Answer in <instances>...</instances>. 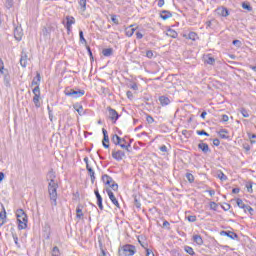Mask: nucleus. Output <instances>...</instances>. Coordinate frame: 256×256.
I'll list each match as a JSON object with an SVG mask.
<instances>
[{"mask_svg":"<svg viewBox=\"0 0 256 256\" xmlns=\"http://www.w3.org/2000/svg\"><path fill=\"white\" fill-rule=\"evenodd\" d=\"M111 141L112 143H114V145H119L121 149H124L125 151H127V153H131V143H128V144L121 143V137L119 135L117 134L112 135Z\"/></svg>","mask_w":256,"mask_h":256,"instance_id":"4","label":"nucleus"},{"mask_svg":"<svg viewBox=\"0 0 256 256\" xmlns=\"http://www.w3.org/2000/svg\"><path fill=\"white\" fill-rule=\"evenodd\" d=\"M184 251H186L188 253V255H191V256L195 255V250H193V248L190 246H185Z\"/></svg>","mask_w":256,"mask_h":256,"instance_id":"39","label":"nucleus"},{"mask_svg":"<svg viewBox=\"0 0 256 256\" xmlns=\"http://www.w3.org/2000/svg\"><path fill=\"white\" fill-rule=\"evenodd\" d=\"M52 256H61V252L59 250V247L54 246L52 249Z\"/></svg>","mask_w":256,"mask_h":256,"instance_id":"41","label":"nucleus"},{"mask_svg":"<svg viewBox=\"0 0 256 256\" xmlns=\"http://www.w3.org/2000/svg\"><path fill=\"white\" fill-rule=\"evenodd\" d=\"M12 237L16 247H18V249H21V244L19 243V237L17 236V233H12Z\"/></svg>","mask_w":256,"mask_h":256,"instance_id":"35","label":"nucleus"},{"mask_svg":"<svg viewBox=\"0 0 256 256\" xmlns=\"http://www.w3.org/2000/svg\"><path fill=\"white\" fill-rule=\"evenodd\" d=\"M135 25H130L129 28L126 29V36L127 37H133V34L135 33L136 29L133 28Z\"/></svg>","mask_w":256,"mask_h":256,"instance_id":"31","label":"nucleus"},{"mask_svg":"<svg viewBox=\"0 0 256 256\" xmlns=\"http://www.w3.org/2000/svg\"><path fill=\"white\" fill-rule=\"evenodd\" d=\"M146 256H155V254L153 253V250L146 248Z\"/></svg>","mask_w":256,"mask_h":256,"instance_id":"59","label":"nucleus"},{"mask_svg":"<svg viewBox=\"0 0 256 256\" xmlns=\"http://www.w3.org/2000/svg\"><path fill=\"white\" fill-rule=\"evenodd\" d=\"M29 61V56L27 55V52L25 50H22L21 56H20V65L25 69L27 67V62Z\"/></svg>","mask_w":256,"mask_h":256,"instance_id":"13","label":"nucleus"},{"mask_svg":"<svg viewBox=\"0 0 256 256\" xmlns=\"http://www.w3.org/2000/svg\"><path fill=\"white\" fill-rule=\"evenodd\" d=\"M206 63L208 65H215V58L212 57V56H209L207 59H206Z\"/></svg>","mask_w":256,"mask_h":256,"instance_id":"45","label":"nucleus"},{"mask_svg":"<svg viewBox=\"0 0 256 256\" xmlns=\"http://www.w3.org/2000/svg\"><path fill=\"white\" fill-rule=\"evenodd\" d=\"M32 93L34 94V97H33V103L35 105V107L37 109H39V107H41V88H39V86L35 87L33 90H32Z\"/></svg>","mask_w":256,"mask_h":256,"instance_id":"7","label":"nucleus"},{"mask_svg":"<svg viewBox=\"0 0 256 256\" xmlns=\"http://www.w3.org/2000/svg\"><path fill=\"white\" fill-rule=\"evenodd\" d=\"M240 113H241V115H242L243 117H245V118L249 117V112H248L247 109H245V108H241V109H240Z\"/></svg>","mask_w":256,"mask_h":256,"instance_id":"46","label":"nucleus"},{"mask_svg":"<svg viewBox=\"0 0 256 256\" xmlns=\"http://www.w3.org/2000/svg\"><path fill=\"white\" fill-rule=\"evenodd\" d=\"M220 235H224L225 237H229V239H239V235H237V233L233 232V231H221Z\"/></svg>","mask_w":256,"mask_h":256,"instance_id":"17","label":"nucleus"},{"mask_svg":"<svg viewBox=\"0 0 256 256\" xmlns=\"http://www.w3.org/2000/svg\"><path fill=\"white\" fill-rule=\"evenodd\" d=\"M134 205L137 209H141V200L137 196H134Z\"/></svg>","mask_w":256,"mask_h":256,"instance_id":"42","label":"nucleus"},{"mask_svg":"<svg viewBox=\"0 0 256 256\" xmlns=\"http://www.w3.org/2000/svg\"><path fill=\"white\" fill-rule=\"evenodd\" d=\"M198 149H200V151L204 152L205 154L211 153V149L209 148V144L207 143H203V142L199 143Z\"/></svg>","mask_w":256,"mask_h":256,"instance_id":"21","label":"nucleus"},{"mask_svg":"<svg viewBox=\"0 0 256 256\" xmlns=\"http://www.w3.org/2000/svg\"><path fill=\"white\" fill-rule=\"evenodd\" d=\"M136 39H143V33L136 32Z\"/></svg>","mask_w":256,"mask_h":256,"instance_id":"64","label":"nucleus"},{"mask_svg":"<svg viewBox=\"0 0 256 256\" xmlns=\"http://www.w3.org/2000/svg\"><path fill=\"white\" fill-rule=\"evenodd\" d=\"M130 89H133V91H137L139 89V86H137V83L130 84Z\"/></svg>","mask_w":256,"mask_h":256,"instance_id":"61","label":"nucleus"},{"mask_svg":"<svg viewBox=\"0 0 256 256\" xmlns=\"http://www.w3.org/2000/svg\"><path fill=\"white\" fill-rule=\"evenodd\" d=\"M14 37L16 41H21L23 39V29L17 27L14 29Z\"/></svg>","mask_w":256,"mask_h":256,"instance_id":"20","label":"nucleus"},{"mask_svg":"<svg viewBox=\"0 0 256 256\" xmlns=\"http://www.w3.org/2000/svg\"><path fill=\"white\" fill-rule=\"evenodd\" d=\"M112 157L115 161H123L125 157V151L123 150H112Z\"/></svg>","mask_w":256,"mask_h":256,"instance_id":"9","label":"nucleus"},{"mask_svg":"<svg viewBox=\"0 0 256 256\" xmlns=\"http://www.w3.org/2000/svg\"><path fill=\"white\" fill-rule=\"evenodd\" d=\"M65 21L66 23L64 24L65 27H73V25H75V17L73 16H66L65 17Z\"/></svg>","mask_w":256,"mask_h":256,"instance_id":"23","label":"nucleus"},{"mask_svg":"<svg viewBox=\"0 0 256 256\" xmlns=\"http://www.w3.org/2000/svg\"><path fill=\"white\" fill-rule=\"evenodd\" d=\"M217 13L221 17H229V9H227L225 7L218 8Z\"/></svg>","mask_w":256,"mask_h":256,"instance_id":"25","label":"nucleus"},{"mask_svg":"<svg viewBox=\"0 0 256 256\" xmlns=\"http://www.w3.org/2000/svg\"><path fill=\"white\" fill-rule=\"evenodd\" d=\"M242 8L249 12L253 11V7H251V4L249 2H243Z\"/></svg>","mask_w":256,"mask_h":256,"instance_id":"36","label":"nucleus"},{"mask_svg":"<svg viewBox=\"0 0 256 256\" xmlns=\"http://www.w3.org/2000/svg\"><path fill=\"white\" fill-rule=\"evenodd\" d=\"M126 95H127L128 99H130V100L133 99V92H131V91L128 90V91L126 92Z\"/></svg>","mask_w":256,"mask_h":256,"instance_id":"63","label":"nucleus"},{"mask_svg":"<svg viewBox=\"0 0 256 256\" xmlns=\"http://www.w3.org/2000/svg\"><path fill=\"white\" fill-rule=\"evenodd\" d=\"M102 133H103L102 145L105 149H109V133L105 128L102 129Z\"/></svg>","mask_w":256,"mask_h":256,"instance_id":"12","label":"nucleus"},{"mask_svg":"<svg viewBox=\"0 0 256 256\" xmlns=\"http://www.w3.org/2000/svg\"><path fill=\"white\" fill-rule=\"evenodd\" d=\"M111 21L114 22L115 25H119V20L116 15L111 16Z\"/></svg>","mask_w":256,"mask_h":256,"instance_id":"57","label":"nucleus"},{"mask_svg":"<svg viewBox=\"0 0 256 256\" xmlns=\"http://www.w3.org/2000/svg\"><path fill=\"white\" fill-rule=\"evenodd\" d=\"M166 35L168 37H171L172 39H177V37H178L177 31H175L173 29H168Z\"/></svg>","mask_w":256,"mask_h":256,"instance_id":"33","label":"nucleus"},{"mask_svg":"<svg viewBox=\"0 0 256 256\" xmlns=\"http://www.w3.org/2000/svg\"><path fill=\"white\" fill-rule=\"evenodd\" d=\"M64 95H66L67 97H72V99H79V97H83V95H85V90H75L70 87H67L64 90Z\"/></svg>","mask_w":256,"mask_h":256,"instance_id":"3","label":"nucleus"},{"mask_svg":"<svg viewBox=\"0 0 256 256\" xmlns=\"http://www.w3.org/2000/svg\"><path fill=\"white\" fill-rule=\"evenodd\" d=\"M187 221H189V223H195V221H197V216L195 215H189L186 216Z\"/></svg>","mask_w":256,"mask_h":256,"instance_id":"44","label":"nucleus"},{"mask_svg":"<svg viewBox=\"0 0 256 256\" xmlns=\"http://www.w3.org/2000/svg\"><path fill=\"white\" fill-rule=\"evenodd\" d=\"M184 39H189L190 41H199V34L196 32H189L188 34H183Z\"/></svg>","mask_w":256,"mask_h":256,"instance_id":"14","label":"nucleus"},{"mask_svg":"<svg viewBox=\"0 0 256 256\" xmlns=\"http://www.w3.org/2000/svg\"><path fill=\"white\" fill-rule=\"evenodd\" d=\"M57 189H59V184H48V194L53 207H57Z\"/></svg>","mask_w":256,"mask_h":256,"instance_id":"2","label":"nucleus"},{"mask_svg":"<svg viewBox=\"0 0 256 256\" xmlns=\"http://www.w3.org/2000/svg\"><path fill=\"white\" fill-rule=\"evenodd\" d=\"M213 145H215V147H219V145H221V141L219 140V138L213 140Z\"/></svg>","mask_w":256,"mask_h":256,"instance_id":"60","label":"nucleus"},{"mask_svg":"<svg viewBox=\"0 0 256 256\" xmlns=\"http://www.w3.org/2000/svg\"><path fill=\"white\" fill-rule=\"evenodd\" d=\"M102 55H104V57H111V55H113V48H105L102 50Z\"/></svg>","mask_w":256,"mask_h":256,"instance_id":"32","label":"nucleus"},{"mask_svg":"<svg viewBox=\"0 0 256 256\" xmlns=\"http://www.w3.org/2000/svg\"><path fill=\"white\" fill-rule=\"evenodd\" d=\"M108 114L109 119L113 121V123H117V120L119 119V113L115 111V109L108 107Z\"/></svg>","mask_w":256,"mask_h":256,"instance_id":"11","label":"nucleus"},{"mask_svg":"<svg viewBox=\"0 0 256 256\" xmlns=\"http://www.w3.org/2000/svg\"><path fill=\"white\" fill-rule=\"evenodd\" d=\"M83 206L82 205H78L77 208H76V217L78 219H83Z\"/></svg>","mask_w":256,"mask_h":256,"instance_id":"30","label":"nucleus"},{"mask_svg":"<svg viewBox=\"0 0 256 256\" xmlns=\"http://www.w3.org/2000/svg\"><path fill=\"white\" fill-rule=\"evenodd\" d=\"M160 17L163 21H167V19H171V17H173V14L169 10H162L160 12Z\"/></svg>","mask_w":256,"mask_h":256,"instance_id":"19","label":"nucleus"},{"mask_svg":"<svg viewBox=\"0 0 256 256\" xmlns=\"http://www.w3.org/2000/svg\"><path fill=\"white\" fill-rule=\"evenodd\" d=\"M40 83H41V73L36 72V77L33 78L31 86L39 87Z\"/></svg>","mask_w":256,"mask_h":256,"instance_id":"22","label":"nucleus"},{"mask_svg":"<svg viewBox=\"0 0 256 256\" xmlns=\"http://www.w3.org/2000/svg\"><path fill=\"white\" fill-rule=\"evenodd\" d=\"M222 209L229 211V209H231V204L225 203L224 206H222Z\"/></svg>","mask_w":256,"mask_h":256,"instance_id":"62","label":"nucleus"},{"mask_svg":"<svg viewBox=\"0 0 256 256\" xmlns=\"http://www.w3.org/2000/svg\"><path fill=\"white\" fill-rule=\"evenodd\" d=\"M106 193L110 201L113 203V205H115V207H117L118 209H121V206L119 205V201L115 197V194L113 193V191L110 188H106Z\"/></svg>","mask_w":256,"mask_h":256,"instance_id":"8","label":"nucleus"},{"mask_svg":"<svg viewBox=\"0 0 256 256\" xmlns=\"http://www.w3.org/2000/svg\"><path fill=\"white\" fill-rule=\"evenodd\" d=\"M5 219H7V212L5 211V208H3V211L0 212V227L5 225Z\"/></svg>","mask_w":256,"mask_h":256,"instance_id":"28","label":"nucleus"},{"mask_svg":"<svg viewBox=\"0 0 256 256\" xmlns=\"http://www.w3.org/2000/svg\"><path fill=\"white\" fill-rule=\"evenodd\" d=\"M73 107H74L75 111H77V113L79 115H85V110L83 109V105L74 104Z\"/></svg>","mask_w":256,"mask_h":256,"instance_id":"29","label":"nucleus"},{"mask_svg":"<svg viewBox=\"0 0 256 256\" xmlns=\"http://www.w3.org/2000/svg\"><path fill=\"white\" fill-rule=\"evenodd\" d=\"M186 179H187V181H189L190 183H194V182H195V176H193V174H191V173H187V174H186Z\"/></svg>","mask_w":256,"mask_h":256,"instance_id":"43","label":"nucleus"},{"mask_svg":"<svg viewBox=\"0 0 256 256\" xmlns=\"http://www.w3.org/2000/svg\"><path fill=\"white\" fill-rule=\"evenodd\" d=\"M192 241L196 243V245H199V246L203 245V237H201V235L199 234H194L192 236Z\"/></svg>","mask_w":256,"mask_h":256,"instance_id":"24","label":"nucleus"},{"mask_svg":"<svg viewBox=\"0 0 256 256\" xmlns=\"http://www.w3.org/2000/svg\"><path fill=\"white\" fill-rule=\"evenodd\" d=\"M146 121H147V123H149V125H151L152 123H155V119L152 118L151 115H147Z\"/></svg>","mask_w":256,"mask_h":256,"instance_id":"52","label":"nucleus"},{"mask_svg":"<svg viewBox=\"0 0 256 256\" xmlns=\"http://www.w3.org/2000/svg\"><path fill=\"white\" fill-rule=\"evenodd\" d=\"M218 135L221 139H229V130L227 129H221L218 132Z\"/></svg>","mask_w":256,"mask_h":256,"instance_id":"27","label":"nucleus"},{"mask_svg":"<svg viewBox=\"0 0 256 256\" xmlns=\"http://www.w3.org/2000/svg\"><path fill=\"white\" fill-rule=\"evenodd\" d=\"M79 38H80V43H83L84 45H87V40L85 39V36L83 34V30H79Z\"/></svg>","mask_w":256,"mask_h":256,"instance_id":"38","label":"nucleus"},{"mask_svg":"<svg viewBox=\"0 0 256 256\" xmlns=\"http://www.w3.org/2000/svg\"><path fill=\"white\" fill-rule=\"evenodd\" d=\"M217 177L220 179V181H227V175H225V173H223L221 170L217 172Z\"/></svg>","mask_w":256,"mask_h":256,"instance_id":"34","label":"nucleus"},{"mask_svg":"<svg viewBox=\"0 0 256 256\" xmlns=\"http://www.w3.org/2000/svg\"><path fill=\"white\" fill-rule=\"evenodd\" d=\"M247 211H248V213H250V215H253V211L254 210H253V208L251 206L246 205V207L244 209V212L247 213Z\"/></svg>","mask_w":256,"mask_h":256,"instance_id":"50","label":"nucleus"},{"mask_svg":"<svg viewBox=\"0 0 256 256\" xmlns=\"http://www.w3.org/2000/svg\"><path fill=\"white\" fill-rule=\"evenodd\" d=\"M246 188H247L248 193H253V184H251V183L246 184Z\"/></svg>","mask_w":256,"mask_h":256,"instance_id":"55","label":"nucleus"},{"mask_svg":"<svg viewBox=\"0 0 256 256\" xmlns=\"http://www.w3.org/2000/svg\"><path fill=\"white\" fill-rule=\"evenodd\" d=\"M86 49H87V52H88V55H89L90 59H93V52L91 51V47L86 46Z\"/></svg>","mask_w":256,"mask_h":256,"instance_id":"58","label":"nucleus"},{"mask_svg":"<svg viewBox=\"0 0 256 256\" xmlns=\"http://www.w3.org/2000/svg\"><path fill=\"white\" fill-rule=\"evenodd\" d=\"M55 31V27L51 24H47L43 29H42V35L44 37H51V33Z\"/></svg>","mask_w":256,"mask_h":256,"instance_id":"10","label":"nucleus"},{"mask_svg":"<svg viewBox=\"0 0 256 256\" xmlns=\"http://www.w3.org/2000/svg\"><path fill=\"white\" fill-rule=\"evenodd\" d=\"M163 227H166L168 229V231L171 230V224L169 223V221L165 220L163 222Z\"/></svg>","mask_w":256,"mask_h":256,"instance_id":"56","label":"nucleus"},{"mask_svg":"<svg viewBox=\"0 0 256 256\" xmlns=\"http://www.w3.org/2000/svg\"><path fill=\"white\" fill-rule=\"evenodd\" d=\"M94 193L96 195L97 205H98L100 211H103V197H101V194L99 193L98 189L94 190Z\"/></svg>","mask_w":256,"mask_h":256,"instance_id":"18","label":"nucleus"},{"mask_svg":"<svg viewBox=\"0 0 256 256\" xmlns=\"http://www.w3.org/2000/svg\"><path fill=\"white\" fill-rule=\"evenodd\" d=\"M217 207L218 205L215 202H210V209H212V211H217Z\"/></svg>","mask_w":256,"mask_h":256,"instance_id":"54","label":"nucleus"},{"mask_svg":"<svg viewBox=\"0 0 256 256\" xmlns=\"http://www.w3.org/2000/svg\"><path fill=\"white\" fill-rule=\"evenodd\" d=\"M86 169L89 173L91 183H95V171L93 170V168L91 166H89V164H87Z\"/></svg>","mask_w":256,"mask_h":256,"instance_id":"26","label":"nucleus"},{"mask_svg":"<svg viewBox=\"0 0 256 256\" xmlns=\"http://www.w3.org/2000/svg\"><path fill=\"white\" fill-rule=\"evenodd\" d=\"M197 135H204L205 137H209V133L205 130H198L196 131Z\"/></svg>","mask_w":256,"mask_h":256,"instance_id":"51","label":"nucleus"},{"mask_svg":"<svg viewBox=\"0 0 256 256\" xmlns=\"http://www.w3.org/2000/svg\"><path fill=\"white\" fill-rule=\"evenodd\" d=\"M158 100L162 107H167V105H171V98H169L165 95L160 96Z\"/></svg>","mask_w":256,"mask_h":256,"instance_id":"16","label":"nucleus"},{"mask_svg":"<svg viewBox=\"0 0 256 256\" xmlns=\"http://www.w3.org/2000/svg\"><path fill=\"white\" fill-rule=\"evenodd\" d=\"M146 57H147L148 59H153L154 54H153L152 50H147V51H146Z\"/></svg>","mask_w":256,"mask_h":256,"instance_id":"53","label":"nucleus"},{"mask_svg":"<svg viewBox=\"0 0 256 256\" xmlns=\"http://www.w3.org/2000/svg\"><path fill=\"white\" fill-rule=\"evenodd\" d=\"M236 203L240 209H245L247 207V205L243 203V200L241 198H237Z\"/></svg>","mask_w":256,"mask_h":256,"instance_id":"37","label":"nucleus"},{"mask_svg":"<svg viewBox=\"0 0 256 256\" xmlns=\"http://www.w3.org/2000/svg\"><path fill=\"white\" fill-rule=\"evenodd\" d=\"M5 7L6 9H11L13 7V0H6Z\"/></svg>","mask_w":256,"mask_h":256,"instance_id":"47","label":"nucleus"},{"mask_svg":"<svg viewBox=\"0 0 256 256\" xmlns=\"http://www.w3.org/2000/svg\"><path fill=\"white\" fill-rule=\"evenodd\" d=\"M79 5L81 7V11H85L87 9V0H79Z\"/></svg>","mask_w":256,"mask_h":256,"instance_id":"40","label":"nucleus"},{"mask_svg":"<svg viewBox=\"0 0 256 256\" xmlns=\"http://www.w3.org/2000/svg\"><path fill=\"white\" fill-rule=\"evenodd\" d=\"M121 256H133L135 255V246L131 244L124 245L121 250H119Z\"/></svg>","mask_w":256,"mask_h":256,"instance_id":"6","label":"nucleus"},{"mask_svg":"<svg viewBox=\"0 0 256 256\" xmlns=\"http://www.w3.org/2000/svg\"><path fill=\"white\" fill-rule=\"evenodd\" d=\"M16 217L18 223L19 231H23L27 227V223H29V218L27 217V213H25L24 209L16 210Z\"/></svg>","mask_w":256,"mask_h":256,"instance_id":"1","label":"nucleus"},{"mask_svg":"<svg viewBox=\"0 0 256 256\" xmlns=\"http://www.w3.org/2000/svg\"><path fill=\"white\" fill-rule=\"evenodd\" d=\"M248 137L252 145L256 143V140H254L256 139V134H248Z\"/></svg>","mask_w":256,"mask_h":256,"instance_id":"48","label":"nucleus"},{"mask_svg":"<svg viewBox=\"0 0 256 256\" xmlns=\"http://www.w3.org/2000/svg\"><path fill=\"white\" fill-rule=\"evenodd\" d=\"M232 45L239 48L241 47V45H243V43L241 42V40H233Z\"/></svg>","mask_w":256,"mask_h":256,"instance_id":"49","label":"nucleus"},{"mask_svg":"<svg viewBox=\"0 0 256 256\" xmlns=\"http://www.w3.org/2000/svg\"><path fill=\"white\" fill-rule=\"evenodd\" d=\"M57 175L55 174V171H53V169H51L46 176L47 181H49L48 184H55L57 182H55Z\"/></svg>","mask_w":256,"mask_h":256,"instance_id":"15","label":"nucleus"},{"mask_svg":"<svg viewBox=\"0 0 256 256\" xmlns=\"http://www.w3.org/2000/svg\"><path fill=\"white\" fill-rule=\"evenodd\" d=\"M102 181L104 183V185H108L110 187V189L114 190V191H118L119 189V185L117 183H115V181L113 180V178L107 174L102 175Z\"/></svg>","mask_w":256,"mask_h":256,"instance_id":"5","label":"nucleus"}]
</instances>
